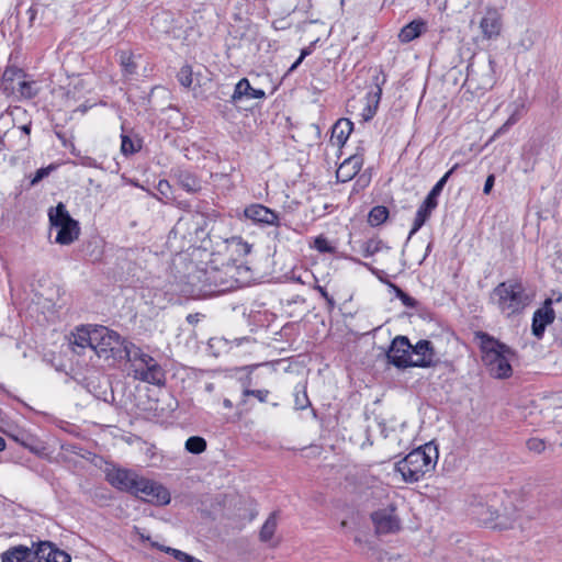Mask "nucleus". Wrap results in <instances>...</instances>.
I'll return each instance as SVG.
<instances>
[{"mask_svg": "<svg viewBox=\"0 0 562 562\" xmlns=\"http://www.w3.org/2000/svg\"><path fill=\"white\" fill-rule=\"evenodd\" d=\"M438 450L431 442L411 451L404 459L395 464L398 472L407 483L418 482L426 473L432 471L437 464Z\"/></svg>", "mask_w": 562, "mask_h": 562, "instance_id": "nucleus-3", "label": "nucleus"}, {"mask_svg": "<svg viewBox=\"0 0 562 562\" xmlns=\"http://www.w3.org/2000/svg\"><path fill=\"white\" fill-rule=\"evenodd\" d=\"M431 250V244H429L426 248V256L429 254V251Z\"/></svg>", "mask_w": 562, "mask_h": 562, "instance_id": "nucleus-61", "label": "nucleus"}, {"mask_svg": "<svg viewBox=\"0 0 562 562\" xmlns=\"http://www.w3.org/2000/svg\"><path fill=\"white\" fill-rule=\"evenodd\" d=\"M123 359L130 362V374L135 380L158 386L165 384V371L158 361L134 344L125 345Z\"/></svg>", "mask_w": 562, "mask_h": 562, "instance_id": "nucleus-5", "label": "nucleus"}, {"mask_svg": "<svg viewBox=\"0 0 562 562\" xmlns=\"http://www.w3.org/2000/svg\"><path fill=\"white\" fill-rule=\"evenodd\" d=\"M303 60L304 59H301V55H300L299 58L291 65V67L289 68L288 72L294 71L301 65V63Z\"/></svg>", "mask_w": 562, "mask_h": 562, "instance_id": "nucleus-54", "label": "nucleus"}, {"mask_svg": "<svg viewBox=\"0 0 562 562\" xmlns=\"http://www.w3.org/2000/svg\"><path fill=\"white\" fill-rule=\"evenodd\" d=\"M195 317H196V315L189 314V315L187 316V321H188L189 323L193 324V323L196 321V318H195Z\"/></svg>", "mask_w": 562, "mask_h": 562, "instance_id": "nucleus-57", "label": "nucleus"}, {"mask_svg": "<svg viewBox=\"0 0 562 562\" xmlns=\"http://www.w3.org/2000/svg\"><path fill=\"white\" fill-rule=\"evenodd\" d=\"M375 88L367 94V106L364 109L363 117L366 121L371 120L378 110L379 102L382 95V86L386 82V76L380 71L373 78Z\"/></svg>", "mask_w": 562, "mask_h": 562, "instance_id": "nucleus-15", "label": "nucleus"}, {"mask_svg": "<svg viewBox=\"0 0 562 562\" xmlns=\"http://www.w3.org/2000/svg\"><path fill=\"white\" fill-rule=\"evenodd\" d=\"M1 562H71V557L52 541L15 546L1 554Z\"/></svg>", "mask_w": 562, "mask_h": 562, "instance_id": "nucleus-2", "label": "nucleus"}, {"mask_svg": "<svg viewBox=\"0 0 562 562\" xmlns=\"http://www.w3.org/2000/svg\"><path fill=\"white\" fill-rule=\"evenodd\" d=\"M371 519L378 535L394 533L401 528V521L395 515L394 505L373 512Z\"/></svg>", "mask_w": 562, "mask_h": 562, "instance_id": "nucleus-12", "label": "nucleus"}, {"mask_svg": "<svg viewBox=\"0 0 562 562\" xmlns=\"http://www.w3.org/2000/svg\"><path fill=\"white\" fill-rule=\"evenodd\" d=\"M120 65L125 76H133L136 74L137 65L134 61L132 54L122 52L120 55Z\"/></svg>", "mask_w": 562, "mask_h": 562, "instance_id": "nucleus-33", "label": "nucleus"}, {"mask_svg": "<svg viewBox=\"0 0 562 562\" xmlns=\"http://www.w3.org/2000/svg\"><path fill=\"white\" fill-rule=\"evenodd\" d=\"M551 305L552 300L547 299L543 306L535 311L532 315L531 333L538 339L543 337L547 326L553 323L555 318V313Z\"/></svg>", "mask_w": 562, "mask_h": 562, "instance_id": "nucleus-14", "label": "nucleus"}, {"mask_svg": "<svg viewBox=\"0 0 562 562\" xmlns=\"http://www.w3.org/2000/svg\"><path fill=\"white\" fill-rule=\"evenodd\" d=\"M514 106H515V109L513 110L512 114L509 115L507 121L499 128L496 130V132L493 135V138H496V137L501 136L502 134L506 133L520 119V116L525 110L524 102H521V103L515 102Z\"/></svg>", "mask_w": 562, "mask_h": 562, "instance_id": "nucleus-26", "label": "nucleus"}, {"mask_svg": "<svg viewBox=\"0 0 562 562\" xmlns=\"http://www.w3.org/2000/svg\"><path fill=\"white\" fill-rule=\"evenodd\" d=\"M34 82L21 80L18 82V89L22 97L32 99L36 95L37 91L34 89Z\"/></svg>", "mask_w": 562, "mask_h": 562, "instance_id": "nucleus-38", "label": "nucleus"}, {"mask_svg": "<svg viewBox=\"0 0 562 562\" xmlns=\"http://www.w3.org/2000/svg\"><path fill=\"white\" fill-rule=\"evenodd\" d=\"M189 220H190V218H188V217H182V218H180V220L178 221V223L176 224L175 229H176V231H180V229H182V228L188 224Z\"/></svg>", "mask_w": 562, "mask_h": 562, "instance_id": "nucleus-49", "label": "nucleus"}, {"mask_svg": "<svg viewBox=\"0 0 562 562\" xmlns=\"http://www.w3.org/2000/svg\"><path fill=\"white\" fill-rule=\"evenodd\" d=\"M387 285L390 286V289H392V291L394 292L395 296L398 299L400 297V291H403L400 286H397L396 284L392 283V282H386Z\"/></svg>", "mask_w": 562, "mask_h": 562, "instance_id": "nucleus-52", "label": "nucleus"}, {"mask_svg": "<svg viewBox=\"0 0 562 562\" xmlns=\"http://www.w3.org/2000/svg\"><path fill=\"white\" fill-rule=\"evenodd\" d=\"M52 170H53L52 166L37 169L34 177L31 179V186L37 184L40 181H42L44 178H46L50 173Z\"/></svg>", "mask_w": 562, "mask_h": 562, "instance_id": "nucleus-42", "label": "nucleus"}, {"mask_svg": "<svg viewBox=\"0 0 562 562\" xmlns=\"http://www.w3.org/2000/svg\"><path fill=\"white\" fill-rule=\"evenodd\" d=\"M157 189H158V191H159L162 195H165L166 198H168V193H169V191H170L171 187H170V184H169V181H167V180H160V181L158 182Z\"/></svg>", "mask_w": 562, "mask_h": 562, "instance_id": "nucleus-45", "label": "nucleus"}, {"mask_svg": "<svg viewBox=\"0 0 562 562\" xmlns=\"http://www.w3.org/2000/svg\"><path fill=\"white\" fill-rule=\"evenodd\" d=\"M223 406H224L225 408H227V409H231V408L233 407V403H232V401H231V400L225 398V400L223 401Z\"/></svg>", "mask_w": 562, "mask_h": 562, "instance_id": "nucleus-56", "label": "nucleus"}, {"mask_svg": "<svg viewBox=\"0 0 562 562\" xmlns=\"http://www.w3.org/2000/svg\"><path fill=\"white\" fill-rule=\"evenodd\" d=\"M437 206L435 204L430 203L427 200H424V202L417 209V212H416V215H415V218L413 222V226H412V229L409 231L407 240H409L424 226V224L429 218V216L431 215L432 211Z\"/></svg>", "mask_w": 562, "mask_h": 562, "instance_id": "nucleus-20", "label": "nucleus"}, {"mask_svg": "<svg viewBox=\"0 0 562 562\" xmlns=\"http://www.w3.org/2000/svg\"><path fill=\"white\" fill-rule=\"evenodd\" d=\"M279 27H281V30H284V26H281V24H278V25L274 24V29H279Z\"/></svg>", "mask_w": 562, "mask_h": 562, "instance_id": "nucleus-62", "label": "nucleus"}, {"mask_svg": "<svg viewBox=\"0 0 562 562\" xmlns=\"http://www.w3.org/2000/svg\"><path fill=\"white\" fill-rule=\"evenodd\" d=\"M435 356L431 341L422 339L413 346L406 336H396L386 352L389 363L398 369L435 367Z\"/></svg>", "mask_w": 562, "mask_h": 562, "instance_id": "nucleus-1", "label": "nucleus"}, {"mask_svg": "<svg viewBox=\"0 0 562 562\" xmlns=\"http://www.w3.org/2000/svg\"><path fill=\"white\" fill-rule=\"evenodd\" d=\"M184 448L192 454H200L206 449V441L203 437L191 436L186 440Z\"/></svg>", "mask_w": 562, "mask_h": 562, "instance_id": "nucleus-31", "label": "nucleus"}, {"mask_svg": "<svg viewBox=\"0 0 562 562\" xmlns=\"http://www.w3.org/2000/svg\"><path fill=\"white\" fill-rule=\"evenodd\" d=\"M494 182H495V176L494 175H490L486 180H485V183H484V187H483V193L484 194H490L493 187H494Z\"/></svg>", "mask_w": 562, "mask_h": 562, "instance_id": "nucleus-46", "label": "nucleus"}, {"mask_svg": "<svg viewBox=\"0 0 562 562\" xmlns=\"http://www.w3.org/2000/svg\"><path fill=\"white\" fill-rule=\"evenodd\" d=\"M398 300L403 303L404 306L409 308H415L418 305V302L404 291H400Z\"/></svg>", "mask_w": 562, "mask_h": 562, "instance_id": "nucleus-43", "label": "nucleus"}, {"mask_svg": "<svg viewBox=\"0 0 562 562\" xmlns=\"http://www.w3.org/2000/svg\"><path fill=\"white\" fill-rule=\"evenodd\" d=\"M50 225L58 228L55 241L60 245L74 243L80 234L79 223L74 220L64 203L59 202L48 211Z\"/></svg>", "mask_w": 562, "mask_h": 562, "instance_id": "nucleus-8", "label": "nucleus"}, {"mask_svg": "<svg viewBox=\"0 0 562 562\" xmlns=\"http://www.w3.org/2000/svg\"><path fill=\"white\" fill-rule=\"evenodd\" d=\"M133 495L145 502L160 506L169 504L171 499L169 491L164 485L140 475L133 491Z\"/></svg>", "mask_w": 562, "mask_h": 562, "instance_id": "nucleus-10", "label": "nucleus"}, {"mask_svg": "<svg viewBox=\"0 0 562 562\" xmlns=\"http://www.w3.org/2000/svg\"><path fill=\"white\" fill-rule=\"evenodd\" d=\"M514 106H515V109L513 110L512 114L509 115L507 121L499 128L496 130V132L493 135V138H496V137L501 136L502 134L506 133L520 119V116L525 110L524 102H521V103L515 102Z\"/></svg>", "mask_w": 562, "mask_h": 562, "instance_id": "nucleus-25", "label": "nucleus"}, {"mask_svg": "<svg viewBox=\"0 0 562 562\" xmlns=\"http://www.w3.org/2000/svg\"><path fill=\"white\" fill-rule=\"evenodd\" d=\"M244 216L258 225L280 226L279 214L263 204L252 203L247 205L244 209Z\"/></svg>", "mask_w": 562, "mask_h": 562, "instance_id": "nucleus-13", "label": "nucleus"}, {"mask_svg": "<svg viewBox=\"0 0 562 562\" xmlns=\"http://www.w3.org/2000/svg\"><path fill=\"white\" fill-rule=\"evenodd\" d=\"M472 515L483 525H491L498 517V508L495 502L483 504L477 502L472 505Z\"/></svg>", "mask_w": 562, "mask_h": 562, "instance_id": "nucleus-18", "label": "nucleus"}, {"mask_svg": "<svg viewBox=\"0 0 562 562\" xmlns=\"http://www.w3.org/2000/svg\"><path fill=\"white\" fill-rule=\"evenodd\" d=\"M20 130L25 134V135H30L31 133V124H24L20 127Z\"/></svg>", "mask_w": 562, "mask_h": 562, "instance_id": "nucleus-55", "label": "nucleus"}, {"mask_svg": "<svg viewBox=\"0 0 562 562\" xmlns=\"http://www.w3.org/2000/svg\"><path fill=\"white\" fill-rule=\"evenodd\" d=\"M294 405L296 409H305L311 405L305 386L296 385L294 392Z\"/></svg>", "mask_w": 562, "mask_h": 562, "instance_id": "nucleus-35", "label": "nucleus"}, {"mask_svg": "<svg viewBox=\"0 0 562 562\" xmlns=\"http://www.w3.org/2000/svg\"><path fill=\"white\" fill-rule=\"evenodd\" d=\"M246 340H248V338H246V337L235 339L237 346H239L243 341H246Z\"/></svg>", "mask_w": 562, "mask_h": 562, "instance_id": "nucleus-58", "label": "nucleus"}, {"mask_svg": "<svg viewBox=\"0 0 562 562\" xmlns=\"http://www.w3.org/2000/svg\"><path fill=\"white\" fill-rule=\"evenodd\" d=\"M142 148V140L139 138L133 139L128 135H121V153L124 156H131L139 151Z\"/></svg>", "mask_w": 562, "mask_h": 562, "instance_id": "nucleus-28", "label": "nucleus"}, {"mask_svg": "<svg viewBox=\"0 0 562 562\" xmlns=\"http://www.w3.org/2000/svg\"><path fill=\"white\" fill-rule=\"evenodd\" d=\"M263 98H266V92L262 89L252 88L247 78H241L235 86L234 93L232 94V102H237L243 99Z\"/></svg>", "mask_w": 562, "mask_h": 562, "instance_id": "nucleus-17", "label": "nucleus"}, {"mask_svg": "<svg viewBox=\"0 0 562 562\" xmlns=\"http://www.w3.org/2000/svg\"><path fill=\"white\" fill-rule=\"evenodd\" d=\"M458 167L459 164H456L450 170H448L431 188L425 200L438 206V196L441 194L447 181L452 176V173L458 169Z\"/></svg>", "mask_w": 562, "mask_h": 562, "instance_id": "nucleus-24", "label": "nucleus"}, {"mask_svg": "<svg viewBox=\"0 0 562 562\" xmlns=\"http://www.w3.org/2000/svg\"><path fill=\"white\" fill-rule=\"evenodd\" d=\"M315 43L316 42L311 43L310 46L304 47L301 50V54H300L301 55V59H305L308 55H311L313 53Z\"/></svg>", "mask_w": 562, "mask_h": 562, "instance_id": "nucleus-48", "label": "nucleus"}, {"mask_svg": "<svg viewBox=\"0 0 562 562\" xmlns=\"http://www.w3.org/2000/svg\"><path fill=\"white\" fill-rule=\"evenodd\" d=\"M29 13H30V20L32 21L34 18H35V10H33L32 8L29 10Z\"/></svg>", "mask_w": 562, "mask_h": 562, "instance_id": "nucleus-60", "label": "nucleus"}, {"mask_svg": "<svg viewBox=\"0 0 562 562\" xmlns=\"http://www.w3.org/2000/svg\"><path fill=\"white\" fill-rule=\"evenodd\" d=\"M192 284L196 286L199 295H213L228 291L233 286V282L225 278V273L216 267H209L199 270L194 277Z\"/></svg>", "mask_w": 562, "mask_h": 562, "instance_id": "nucleus-9", "label": "nucleus"}, {"mask_svg": "<svg viewBox=\"0 0 562 562\" xmlns=\"http://www.w3.org/2000/svg\"><path fill=\"white\" fill-rule=\"evenodd\" d=\"M480 27L485 38H494L499 35L502 29V22L496 11H490L481 20Z\"/></svg>", "mask_w": 562, "mask_h": 562, "instance_id": "nucleus-19", "label": "nucleus"}, {"mask_svg": "<svg viewBox=\"0 0 562 562\" xmlns=\"http://www.w3.org/2000/svg\"><path fill=\"white\" fill-rule=\"evenodd\" d=\"M277 529V513L273 512L269 515L265 524L262 525L259 537L260 540L267 542L272 539Z\"/></svg>", "mask_w": 562, "mask_h": 562, "instance_id": "nucleus-29", "label": "nucleus"}, {"mask_svg": "<svg viewBox=\"0 0 562 562\" xmlns=\"http://www.w3.org/2000/svg\"><path fill=\"white\" fill-rule=\"evenodd\" d=\"M355 541H356L357 543H360V542H361L360 538H358V537H356V538H355Z\"/></svg>", "mask_w": 562, "mask_h": 562, "instance_id": "nucleus-64", "label": "nucleus"}, {"mask_svg": "<svg viewBox=\"0 0 562 562\" xmlns=\"http://www.w3.org/2000/svg\"><path fill=\"white\" fill-rule=\"evenodd\" d=\"M477 338L481 342L482 360L488 367L491 374L498 379L510 376L513 372L510 360L515 352L486 333H479Z\"/></svg>", "mask_w": 562, "mask_h": 562, "instance_id": "nucleus-4", "label": "nucleus"}, {"mask_svg": "<svg viewBox=\"0 0 562 562\" xmlns=\"http://www.w3.org/2000/svg\"><path fill=\"white\" fill-rule=\"evenodd\" d=\"M132 344L125 338H122L116 331L109 329L105 326L92 327V350L99 357L123 360L124 347Z\"/></svg>", "mask_w": 562, "mask_h": 562, "instance_id": "nucleus-7", "label": "nucleus"}, {"mask_svg": "<svg viewBox=\"0 0 562 562\" xmlns=\"http://www.w3.org/2000/svg\"><path fill=\"white\" fill-rule=\"evenodd\" d=\"M363 157L361 155H352L346 158L336 171L337 180L340 182L350 181L362 168Z\"/></svg>", "mask_w": 562, "mask_h": 562, "instance_id": "nucleus-16", "label": "nucleus"}, {"mask_svg": "<svg viewBox=\"0 0 562 562\" xmlns=\"http://www.w3.org/2000/svg\"><path fill=\"white\" fill-rule=\"evenodd\" d=\"M139 475L128 469L120 467H109L105 470V480L114 488L133 494Z\"/></svg>", "mask_w": 562, "mask_h": 562, "instance_id": "nucleus-11", "label": "nucleus"}, {"mask_svg": "<svg viewBox=\"0 0 562 562\" xmlns=\"http://www.w3.org/2000/svg\"><path fill=\"white\" fill-rule=\"evenodd\" d=\"M316 291H318V293L322 295V297L325 300L329 296L328 292L326 291V289L322 285H315L314 288Z\"/></svg>", "mask_w": 562, "mask_h": 562, "instance_id": "nucleus-51", "label": "nucleus"}, {"mask_svg": "<svg viewBox=\"0 0 562 562\" xmlns=\"http://www.w3.org/2000/svg\"><path fill=\"white\" fill-rule=\"evenodd\" d=\"M160 551L165 552V553H168V554H171L176 560L180 561V562H187L188 559L190 558V554L181 551V550H178V549H175V548H171V547H166V546H158V544H155Z\"/></svg>", "mask_w": 562, "mask_h": 562, "instance_id": "nucleus-39", "label": "nucleus"}, {"mask_svg": "<svg viewBox=\"0 0 562 562\" xmlns=\"http://www.w3.org/2000/svg\"><path fill=\"white\" fill-rule=\"evenodd\" d=\"M389 217V210L386 206L376 205L371 209L368 215V222L371 226H379L383 224Z\"/></svg>", "mask_w": 562, "mask_h": 562, "instance_id": "nucleus-30", "label": "nucleus"}, {"mask_svg": "<svg viewBox=\"0 0 562 562\" xmlns=\"http://www.w3.org/2000/svg\"><path fill=\"white\" fill-rule=\"evenodd\" d=\"M178 81L181 86L189 88L192 85V69L189 65H184L180 68L177 75Z\"/></svg>", "mask_w": 562, "mask_h": 562, "instance_id": "nucleus-37", "label": "nucleus"}, {"mask_svg": "<svg viewBox=\"0 0 562 562\" xmlns=\"http://www.w3.org/2000/svg\"><path fill=\"white\" fill-rule=\"evenodd\" d=\"M493 295L497 297V306L506 317L521 313L530 303L529 295L519 281L501 282L493 290Z\"/></svg>", "mask_w": 562, "mask_h": 562, "instance_id": "nucleus-6", "label": "nucleus"}, {"mask_svg": "<svg viewBox=\"0 0 562 562\" xmlns=\"http://www.w3.org/2000/svg\"><path fill=\"white\" fill-rule=\"evenodd\" d=\"M527 448L532 452L541 453L546 449V442L539 438H530L527 441Z\"/></svg>", "mask_w": 562, "mask_h": 562, "instance_id": "nucleus-41", "label": "nucleus"}, {"mask_svg": "<svg viewBox=\"0 0 562 562\" xmlns=\"http://www.w3.org/2000/svg\"><path fill=\"white\" fill-rule=\"evenodd\" d=\"M23 77V71L16 67H7L2 75V85L4 90H13L15 87L12 82L15 78Z\"/></svg>", "mask_w": 562, "mask_h": 562, "instance_id": "nucleus-34", "label": "nucleus"}, {"mask_svg": "<svg viewBox=\"0 0 562 562\" xmlns=\"http://www.w3.org/2000/svg\"><path fill=\"white\" fill-rule=\"evenodd\" d=\"M15 441L20 442L22 446L32 449L31 440L32 438L26 434H21V436L13 437Z\"/></svg>", "mask_w": 562, "mask_h": 562, "instance_id": "nucleus-44", "label": "nucleus"}, {"mask_svg": "<svg viewBox=\"0 0 562 562\" xmlns=\"http://www.w3.org/2000/svg\"><path fill=\"white\" fill-rule=\"evenodd\" d=\"M353 130V123L349 119H339L333 126L331 139L337 145H344Z\"/></svg>", "mask_w": 562, "mask_h": 562, "instance_id": "nucleus-22", "label": "nucleus"}, {"mask_svg": "<svg viewBox=\"0 0 562 562\" xmlns=\"http://www.w3.org/2000/svg\"><path fill=\"white\" fill-rule=\"evenodd\" d=\"M325 301L327 303V311L329 313L333 312L336 305L334 297L329 295L327 299H325Z\"/></svg>", "mask_w": 562, "mask_h": 562, "instance_id": "nucleus-50", "label": "nucleus"}, {"mask_svg": "<svg viewBox=\"0 0 562 562\" xmlns=\"http://www.w3.org/2000/svg\"><path fill=\"white\" fill-rule=\"evenodd\" d=\"M244 396H254L259 402L266 403L268 401L269 391L268 390H249L246 389L243 392Z\"/></svg>", "mask_w": 562, "mask_h": 562, "instance_id": "nucleus-40", "label": "nucleus"}, {"mask_svg": "<svg viewBox=\"0 0 562 562\" xmlns=\"http://www.w3.org/2000/svg\"><path fill=\"white\" fill-rule=\"evenodd\" d=\"M279 27H281V30H284V26H281V24H278V25L274 24V29H279Z\"/></svg>", "mask_w": 562, "mask_h": 562, "instance_id": "nucleus-63", "label": "nucleus"}, {"mask_svg": "<svg viewBox=\"0 0 562 562\" xmlns=\"http://www.w3.org/2000/svg\"><path fill=\"white\" fill-rule=\"evenodd\" d=\"M303 60L304 59H301V55H300L299 58L291 65V67L289 68L288 72L294 71L301 65V63Z\"/></svg>", "mask_w": 562, "mask_h": 562, "instance_id": "nucleus-53", "label": "nucleus"}, {"mask_svg": "<svg viewBox=\"0 0 562 562\" xmlns=\"http://www.w3.org/2000/svg\"><path fill=\"white\" fill-rule=\"evenodd\" d=\"M80 165H82L85 167H90V168H97L98 167V164H97L95 159H93V158H91L89 156L81 157Z\"/></svg>", "mask_w": 562, "mask_h": 562, "instance_id": "nucleus-47", "label": "nucleus"}, {"mask_svg": "<svg viewBox=\"0 0 562 562\" xmlns=\"http://www.w3.org/2000/svg\"><path fill=\"white\" fill-rule=\"evenodd\" d=\"M5 448V441L2 437H0V451L4 450Z\"/></svg>", "mask_w": 562, "mask_h": 562, "instance_id": "nucleus-59", "label": "nucleus"}, {"mask_svg": "<svg viewBox=\"0 0 562 562\" xmlns=\"http://www.w3.org/2000/svg\"><path fill=\"white\" fill-rule=\"evenodd\" d=\"M72 345L75 347H79V348H86V347H89L92 349V327L91 326H87V327H80V328H77V331L74 334V340H72Z\"/></svg>", "mask_w": 562, "mask_h": 562, "instance_id": "nucleus-27", "label": "nucleus"}, {"mask_svg": "<svg viewBox=\"0 0 562 562\" xmlns=\"http://www.w3.org/2000/svg\"><path fill=\"white\" fill-rule=\"evenodd\" d=\"M178 184L189 193L201 190L200 179L189 170H178L176 173Z\"/></svg>", "mask_w": 562, "mask_h": 562, "instance_id": "nucleus-21", "label": "nucleus"}, {"mask_svg": "<svg viewBox=\"0 0 562 562\" xmlns=\"http://www.w3.org/2000/svg\"><path fill=\"white\" fill-rule=\"evenodd\" d=\"M384 247V243L379 238H371L363 241L360 246L361 252L364 257H371L379 251H381Z\"/></svg>", "mask_w": 562, "mask_h": 562, "instance_id": "nucleus-32", "label": "nucleus"}, {"mask_svg": "<svg viewBox=\"0 0 562 562\" xmlns=\"http://www.w3.org/2000/svg\"><path fill=\"white\" fill-rule=\"evenodd\" d=\"M426 30V24L422 20H414L406 24L400 32L398 38L402 43H409L420 36Z\"/></svg>", "mask_w": 562, "mask_h": 562, "instance_id": "nucleus-23", "label": "nucleus"}, {"mask_svg": "<svg viewBox=\"0 0 562 562\" xmlns=\"http://www.w3.org/2000/svg\"><path fill=\"white\" fill-rule=\"evenodd\" d=\"M314 248L322 254H334L335 247L323 235L314 239Z\"/></svg>", "mask_w": 562, "mask_h": 562, "instance_id": "nucleus-36", "label": "nucleus"}]
</instances>
